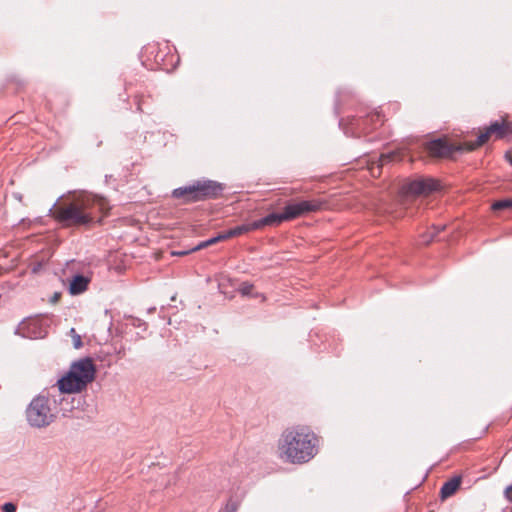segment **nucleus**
Wrapping results in <instances>:
<instances>
[{"label":"nucleus","mask_w":512,"mask_h":512,"mask_svg":"<svg viewBox=\"0 0 512 512\" xmlns=\"http://www.w3.org/2000/svg\"><path fill=\"white\" fill-rule=\"evenodd\" d=\"M109 209V203L104 197L81 192L54 205L51 214L65 226H86L96 220L100 222Z\"/></svg>","instance_id":"nucleus-1"},{"label":"nucleus","mask_w":512,"mask_h":512,"mask_svg":"<svg viewBox=\"0 0 512 512\" xmlns=\"http://www.w3.org/2000/svg\"><path fill=\"white\" fill-rule=\"evenodd\" d=\"M319 437L308 426L286 428L277 443L280 460L289 464H305L318 453Z\"/></svg>","instance_id":"nucleus-2"},{"label":"nucleus","mask_w":512,"mask_h":512,"mask_svg":"<svg viewBox=\"0 0 512 512\" xmlns=\"http://www.w3.org/2000/svg\"><path fill=\"white\" fill-rule=\"evenodd\" d=\"M96 366L89 357L73 362L65 376L57 381L61 393H79L94 381Z\"/></svg>","instance_id":"nucleus-3"},{"label":"nucleus","mask_w":512,"mask_h":512,"mask_svg":"<svg viewBox=\"0 0 512 512\" xmlns=\"http://www.w3.org/2000/svg\"><path fill=\"white\" fill-rule=\"evenodd\" d=\"M222 190L221 184L211 180H203L174 189L172 196L176 199H182L184 203H191L215 198L221 194Z\"/></svg>","instance_id":"nucleus-4"},{"label":"nucleus","mask_w":512,"mask_h":512,"mask_svg":"<svg viewBox=\"0 0 512 512\" xmlns=\"http://www.w3.org/2000/svg\"><path fill=\"white\" fill-rule=\"evenodd\" d=\"M26 416L29 424L37 428L46 427L55 419L50 401L45 396H38L31 401L26 410Z\"/></svg>","instance_id":"nucleus-5"},{"label":"nucleus","mask_w":512,"mask_h":512,"mask_svg":"<svg viewBox=\"0 0 512 512\" xmlns=\"http://www.w3.org/2000/svg\"><path fill=\"white\" fill-rule=\"evenodd\" d=\"M512 133V123L503 121H496L486 127L484 130H480L476 141H465V150L470 152L478 149L491 138L502 139L505 136Z\"/></svg>","instance_id":"nucleus-6"},{"label":"nucleus","mask_w":512,"mask_h":512,"mask_svg":"<svg viewBox=\"0 0 512 512\" xmlns=\"http://www.w3.org/2000/svg\"><path fill=\"white\" fill-rule=\"evenodd\" d=\"M439 180L430 177H420L404 186L405 193L412 196H428L441 190Z\"/></svg>","instance_id":"nucleus-7"},{"label":"nucleus","mask_w":512,"mask_h":512,"mask_svg":"<svg viewBox=\"0 0 512 512\" xmlns=\"http://www.w3.org/2000/svg\"><path fill=\"white\" fill-rule=\"evenodd\" d=\"M326 202L318 199L303 200L297 203L288 204L284 208L287 221L296 219L308 213L317 212L324 208Z\"/></svg>","instance_id":"nucleus-8"},{"label":"nucleus","mask_w":512,"mask_h":512,"mask_svg":"<svg viewBox=\"0 0 512 512\" xmlns=\"http://www.w3.org/2000/svg\"><path fill=\"white\" fill-rule=\"evenodd\" d=\"M426 150L431 157L447 158L456 151H465V142L453 145L444 139H437L426 143Z\"/></svg>","instance_id":"nucleus-9"},{"label":"nucleus","mask_w":512,"mask_h":512,"mask_svg":"<svg viewBox=\"0 0 512 512\" xmlns=\"http://www.w3.org/2000/svg\"><path fill=\"white\" fill-rule=\"evenodd\" d=\"M17 333L28 338H42L45 336V331L41 328L40 321L35 318L22 321L17 328Z\"/></svg>","instance_id":"nucleus-10"},{"label":"nucleus","mask_w":512,"mask_h":512,"mask_svg":"<svg viewBox=\"0 0 512 512\" xmlns=\"http://www.w3.org/2000/svg\"><path fill=\"white\" fill-rule=\"evenodd\" d=\"M461 483V476H454L453 478L445 482L440 489V498L442 500H445L453 496L459 490Z\"/></svg>","instance_id":"nucleus-11"},{"label":"nucleus","mask_w":512,"mask_h":512,"mask_svg":"<svg viewBox=\"0 0 512 512\" xmlns=\"http://www.w3.org/2000/svg\"><path fill=\"white\" fill-rule=\"evenodd\" d=\"M284 221H287L284 211L282 213H272L262 219L254 221V227L261 229L265 226H278Z\"/></svg>","instance_id":"nucleus-12"},{"label":"nucleus","mask_w":512,"mask_h":512,"mask_svg":"<svg viewBox=\"0 0 512 512\" xmlns=\"http://www.w3.org/2000/svg\"><path fill=\"white\" fill-rule=\"evenodd\" d=\"M405 154L406 153H405L404 149H397V150H393V151L381 154L379 157V160H378V164H377L378 175H380L381 167L385 166L386 164H388L390 162L401 161Z\"/></svg>","instance_id":"nucleus-13"},{"label":"nucleus","mask_w":512,"mask_h":512,"mask_svg":"<svg viewBox=\"0 0 512 512\" xmlns=\"http://www.w3.org/2000/svg\"><path fill=\"white\" fill-rule=\"evenodd\" d=\"M89 279L82 275H76L72 278L69 286V292L72 295L81 294L87 290Z\"/></svg>","instance_id":"nucleus-14"},{"label":"nucleus","mask_w":512,"mask_h":512,"mask_svg":"<svg viewBox=\"0 0 512 512\" xmlns=\"http://www.w3.org/2000/svg\"><path fill=\"white\" fill-rule=\"evenodd\" d=\"M384 117L381 115L379 111H374L367 115V117L363 120V123L369 124L371 126L370 129H366V133L380 127L384 123Z\"/></svg>","instance_id":"nucleus-15"},{"label":"nucleus","mask_w":512,"mask_h":512,"mask_svg":"<svg viewBox=\"0 0 512 512\" xmlns=\"http://www.w3.org/2000/svg\"><path fill=\"white\" fill-rule=\"evenodd\" d=\"M253 230H257V228L254 227V222H252L250 224H243V225L234 227V228L229 229L224 232H225V235L227 236V240H228L230 238L238 237L240 235L246 234Z\"/></svg>","instance_id":"nucleus-16"},{"label":"nucleus","mask_w":512,"mask_h":512,"mask_svg":"<svg viewBox=\"0 0 512 512\" xmlns=\"http://www.w3.org/2000/svg\"><path fill=\"white\" fill-rule=\"evenodd\" d=\"M508 208H512V200H510V199L496 201L492 205V209L494 211H500V210H504V209H508Z\"/></svg>","instance_id":"nucleus-17"},{"label":"nucleus","mask_w":512,"mask_h":512,"mask_svg":"<svg viewBox=\"0 0 512 512\" xmlns=\"http://www.w3.org/2000/svg\"><path fill=\"white\" fill-rule=\"evenodd\" d=\"M69 334L72 338L74 348L80 349L83 346L81 336L76 332L74 328L70 329Z\"/></svg>","instance_id":"nucleus-18"},{"label":"nucleus","mask_w":512,"mask_h":512,"mask_svg":"<svg viewBox=\"0 0 512 512\" xmlns=\"http://www.w3.org/2000/svg\"><path fill=\"white\" fill-rule=\"evenodd\" d=\"M439 232H440V229H439V228L434 227V228H433V231L429 230V231H428V233H427V235H426V234H424V235H422V236H421V237H422L421 242H422L423 244H429V243L431 242L432 238H433L436 234H438Z\"/></svg>","instance_id":"nucleus-19"},{"label":"nucleus","mask_w":512,"mask_h":512,"mask_svg":"<svg viewBox=\"0 0 512 512\" xmlns=\"http://www.w3.org/2000/svg\"><path fill=\"white\" fill-rule=\"evenodd\" d=\"M227 240V236L225 235V232L219 233L216 237L210 238L206 240V244H208V247L211 245H214L218 242Z\"/></svg>","instance_id":"nucleus-20"},{"label":"nucleus","mask_w":512,"mask_h":512,"mask_svg":"<svg viewBox=\"0 0 512 512\" xmlns=\"http://www.w3.org/2000/svg\"><path fill=\"white\" fill-rule=\"evenodd\" d=\"M239 504L237 501L229 500L225 506L224 512H237Z\"/></svg>","instance_id":"nucleus-21"},{"label":"nucleus","mask_w":512,"mask_h":512,"mask_svg":"<svg viewBox=\"0 0 512 512\" xmlns=\"http://www.w3.org/2000/svg\"><path fill=\"white\" fill-rule=\"evenodd\" d=\"M3 512H15L16 511V505L13 503H5L2 507Z\"/></svg>","instance_id":"nucleus-22"},{"label":"nucleus","mask_w":512,"mask_h":512,"mask_svg":"<svg viewBox=\"0 0 512 512\" xmlns=\"http://www.w3.org/2000/svg\"><path fill=\"white\" fill-rule=\"evenodd\" d=\"M251 289H252V285H249V284H247V283H244V284L242 285V287H241V291H242V293H243V294H245V295H246V294H249V293H250V291H251Z\"/></svg>","instance_id":"nucleus-23"},{"label":"nucleus","mask_w":512,"mask_h":512,"mask_svg":"<svg viewBox=\"0 0 512 512\" xmlns=\"http://www.w3.org/2000/svg\"><path fill=\"white\" fill-rule=\"evenodd\" d=\"M505 496L510 502H512V485L506 488Z\"/></svg>","instance_id":"nucleus-24"},{"label":"nucleus","mask_w":512,"mask_h":512,"mask_svg":"<svg viewBox=\"0 0 512 512\" xmlns=\"http://www.w3.org/2000/svg\"><path fill=\"white\" fill-rule=\"evenodd\" d=\"M61 294L59 292H56L53 294V296L50 299V302L52 304H56L60 300Z\"/></svg>","instance_id":"nucleus-25"},{"label":"nucleus","mask_w":512,"mask_h":512,"mask_svg":"<svg viewBox=\"0 0 512 512\" xmlns=\"http://www.w3.org/2000/svg\"><path fill=\"white\" fill-rule=\"evenodd\" d=\"M207 247H208V244H206V241H202L193 249V251H198V250H201V249H204Z\"/></svg>","instance_id":"nucleus-26"},{"label":"nucleus","mask_w":512,"mask_h":512,"mask_svg":"<svg viewBox=\"0 0 512 512\" xmlns=\"http://www.w3.org/2000/svg\"><path fill=\"white\" fill-rule=\"evenodd\" d=\"M137 110H138V111H140V112H142V111H143V109H142V105H141V101H140V100H138V102H137Z\"/></svg>","instance_id":"nucleus-27"},{"label":"nucleus","mask_w":512,"mask_h":512,"mask_svg":"<svg viewBox=\"0 0 512 512\" xmlns=\"http://www.w3.org/2000/svg\"><path fill=\"white\" fill-rule=\"evenodd\" d=\"M372 171V174L374 175V164L369 168Z\"/></svg>","instance_id":"nucleus-28"}]
</instances>
